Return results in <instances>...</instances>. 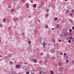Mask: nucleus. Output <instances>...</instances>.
Instances as JSON below:
<instances>
[{"mask_svg": "<svg viewBox=\"0 0 74 74\" xmlns=\"http://www.w3.org/2000/svg\"><path fill=\"white\" fill-rule=\"evenodd\" d=\"M70 21L71 22H73V21L71 20H70Z\"/></svg>", "mask_w": 74, "mask_h": 74, "instance_id": "c85d7f7f", "label": "nucleus"}, {"mask_svg": "<svg viewBox=\"0 0 74 74\" xmlns=\"http://www.w3.org/2000/svg\"><path fill=\"white\" fill-rule=\"evenodd\" d=\"M42 45H43V46H45V45H46V43H43L42 44Z\"/></svg>", "mask_w": 74, "mask_h": 74, "instance_id": "f8f14e48", "label": "nucleus"}, {"mask_svg": "<svg viewBox=\"0 0 74 74\" xmlns=\"http://www.w3.org/2000/svg\"><path fill=\"white\" fill-rule=\"evenodd\" d=\"M51 71V70H50V71Z\"/></svg>", "mask_w": 74, "mask_h": 74, "instance_id": "6e6d98bb", "label": "nucleus"}, {"mask_svg": "<svg viewBox=\"0 0 74 74\" xmlns=\"http://www.w3.org/2000/svg\"><path fill=\"white\" fill-rule=\"evenodd\" d=\"M60 54L61 55H63V53H60Z\"/></svg>", "mask_w": 74, "mask_h": 74, "instance_id": "393cba45", "label": "nucleus"}, {"mask_svg": "<svg viewBox=\"0 0 74 74\" xmlns=\"http://www.w3.org/2000/svg\"><path fill=\"white\" fill-rule=\"evenodd\" d=\"M58 64H59V66H60L61 64H60V63H59Z\"/></svg>", "mask_w": 74, "mask_h": 74, "instance_id": "f704fd0d", "label": "nucleus"}, {"mask_svg": "<svg viewBox=\"0 0 74 74\" xmlns=\"http://www.w3.org/2000/svg\"><path fill=\"white\" fill-rule=\"evenodd\" d=\"M54 21H57L58 20V18L56 17H55L54 19Z\"/></svg>", "mask_w": 74, "mask_h": 74, "instance_id": "9d476101", "label": "nucleus"}, {"mask_svg": "<svg viewBox=\"0 0 74 74\" xmlns=\"http://www.w3.org/2000/svg\"><path fill=\"white\" fill-rule=\"evenodd\" d=\"M0 41H1V40H0Z\"/></svg>", "mask_w": 74, "mask_h": 74, "instance_id": "5fc2aeb1", "label": "nucleus"}, {"mask_svg": "<svg viewBox=\"0 0 74 74\" xmlns=\"http://www.w3.org/2000/svg\"><path fill=\"white\" fill-rule=\"evenodd\" d=\"M37 71H38V70H37Z\"/></svg>", "mask_w": 74, "mask_h": 74, "instance_id": "13d9d810", "label": "nucleus"}, {"mask_svg": "<svg viewBox=\"0 0 74 74\" xmlns=\"http://www.w3.org/2000/svg\"><path fill=\"white\" fill-rule=\"evenodd\" d=\"M34 62L35 63H37V60H36V59H35L34 61Z\"/></svg>", "mask_w": 74, "mask_h": 74, "instance_id": "dca6fc26", "label": "nucleus"}, {"mask_svg": "<svg viewBox=\"0 0 74 74\" xmlns=\"http://www.w3.org/2000/svg\"><path fill=\"white\" fill-rule=\"evenodd\" d=\"M71 12L72 14H74V10H72Z\"/></svg>", "mask_w": 74, "mask_h": 74, "instance_id": "6e6552de", "label": "nucleus"}, {"mask_svg": "<svg viewBox=\"0 0 74 74\" xmlns=\"http://www.w3.org/2000/svg\"><path fill=\"white\" fill-rule=\"evenodd\" d=\"M64 58H65V59H67V58H68L67 56H65L64 57Z\"/></svg>", "mask_w": 74, "mask_h": 74, "instance_id": "4468645a", "label": "nucleus"}, {"mask_svg": "<svg viewBox=\"0 0 74 74\" xmlns=\"http://www.w3.org/2000/svg\"><path fill=\"white\" fill-rule=\"evenodd\" d=\"M26 74H29V72H26Z\"/></svg>", "mask_w": 74, "mask_h": 74, "instance_id": "5701e85b", "label": "nucleus"}, {"mask_svg": "<svg viewBox=\"0 0 74 74\" xmlns=\"http://www.w3.org/2000/svg\"><path fill=\"white\" fill-rule=\"evenodd\" d=\"M6 22V19L5 18H4L3 20V22Z\"/></svg>", "mask_w": 74, "mask_h": 74, "instance_id": "7ed1b4c3", "label": "nucleus"}, {"mask_svg": "<svg viewBox=\"0 0 74 74\" xmlns=\"http://www.w3.org/2000/svg\"><path fill=\"white\" fill-rule=\"evenodd\" d=\"M41 73H42V71H41L40 73V74H41Z\"/></svg>", "mask_w": 74, "mask_h": 74, "instance_id": "58836bf2", "label": "nucleus"}, {"mask_svg": "<svg viewBox=\"0 0 74 74\" xmlns=\"http://www.w3.org/2000/svg\"><path fill=\"white\" fill-rule=\"evenodd\" d=\"M68 62H69V60H66V63H68Z\"/></svg>", "mask_w": 74, "mask_h": 74, "instance_id": "f3484780", "label": "nucleus"}, {"mask_svg": "<svg viewBox=\"0 0 74 74\" xmlns=\"http://www.w3.org/2000/svg\"><path fill=\"white\" fill-rule=\"evenodd\" d=\"M52 30H53V28H52Z\"/></svg>", "mask_w": 74, "mask_h": 74, "instance_id": "09e8293b", "label": "nucleus"}, {"mask_svg": "<svg viewBox=\"0 0 74 74\" xmlns=\"http://www.w3.org/2000/svg\"><path fill=\"white\" fill-rule=\"evenodd\" d=\"M70 15H71V16H73V14H72V13H70Z\"/></svg>", "mask_w": 74, "mask_h": 74, "instance_id": "aec40b11", "label": "nucleus"}, {"mask_svg": "<svg viewBox=\"0 0 74 74\" xmlns=\"http://www.w3.org/2000/svg\"><path fill=\"white\" fill-rule=\"evenodd\" d=\"M67 34H67V33H65L64 34V35L66 37H67Z\"/></svg>", "mask_w": 74, "mask_h": 74, "instance_id": "0eeeda50", "label": "nucleus"}, {"mask_svg": "<svg viewBox=\"0 0 74 74\" xmlns=\"http://www.w3.org/2000/svg\"><path fill=\"white\" fill-rule=\"evenodd\" d=\"M31 3H33V1H31Z\"/></svg>", "mask_w": 74, "mask_h": 74, "instance_id": "ea45409f", "label": "nucleus"}, {"mask_svg": "<svg viewBox=\"0 0 74 74\" xmlns=\"http://www.w3.org/2000/svg\"><path fill=\"white\" fill-rule=\"evenodd\" d=\"M47 73V72L46 71L45 72H43V74H45V73Z\"/></svg>", "mask_w": 74, "mask_h": 74, "instance_id": "bb28decb", "label": "nucleus"}, {"mask_svg": "<svg viewBox=\"0 0 74 74\" xmlns=\"http://www.w3.org/2000/svg\"><path fill=\"white\" fill-rule=\"evenodd\" d=\"M22 2H23V3L25 2V0H22Z\"/></svg>", "mask_w": 74, "mask_h": 74, "instance_id": "cd10ccee", "label": "nucleus"}, {"mask_svg": "<svg viewBox=\"0 0 74 74\" xmlns=\"http://www.w3.org/2000/svg\"><path fill=\"white\" fill-rule=\"evenodd\" d=\"M14 10H13V9H12V12H14Z\"/></svg>", "mask_w": 74, "mask_h": 74, "instance_id": "7c9ffc66", "label": "nucleus"}, {"mask_svg": "<svg viewBox=\"0 0 74 74\" xmlns=\"http://www.w3.org/2000/svg\"><path fill=\"white\" fill-rule=\"evenodd\" d=\"M33 7L34 8H36V4H34L33 6Z\"/></svg>", "mask_w": 74, "mask_h": 74, "instance_id": "20e7f679", "label": "nucleus"}, {"mask_svg": "<svg viewBox=\"0 0 74 74\" xmlns=\"http://www.w3.org/2000/svg\"><path fill=\"white\" fill-rule=\"evenodd\" d=\"M72 28L73 30H74V27H72Z\"/></svg>", "mask_w": 74, "mask_h": 74, "instance_id": "473e14b6", "label": "nucleus"}, {"mask_svg": "<svg viewBox=\"0 0 74 74\" xmlns=\"http://www.w3.org/2000/svg\"><path fill=\"white\" fill-rule=\"evenodd\" d=\"M26 5L27 6V8H29V5H28V4H27Z\"/></svg>", "mask_w": 74, "mask_h": 74, "instance_id": "423d86ee", "label": "nucleus"}, {"mask_svg": "<svg viewBox=\"0 0 74 74\" xmlns=\"http://www.w3.org/2000/svg\"><path fill=\"white\" fill-rule=\"evenodd\" d=\"M13 20H14V21H15V18H14L13 19Z\"/></svg>", "mask_w": 74, "mask_h": 74, "instance_id": "c03bdc74", "label": "nucleus"}, {"mask_svg": "<svg viewBox=\"0 0 74 74\" xmlns=\"http://www.w3.org/2000/svg\"><path fill=\"white\" fill-rule=\"evenodd\" d=\"M39 63H40V62H39Z\"/></svg>", "mask_w": 74, "mask_h": 74, "instance_id": "4d7b16f0", "label": "nucleus"}, {"mask_svg": "<svg viewBox=\"0 0 74 74\" xmlns=\"http://www.w3.org/2000/svg\"><path fill=\"white\" fill-rule=\"evenodd\" d=\"M48 27V25L47 26V27H45L46 29H47Z\"/></svg>", "mask_w": 74, "mask_h": 74, "instance_id": "c756f323", "label": "nucleus"}, {"mask_svg": "<svg viewBox=\"0 0 74 74\" xmlns=\"http://www.w3.org/2000/svg\"><path fill=\"white\" fill-rule=\"evenodd\" d=\"M52 58H53V59H55V57H52Z\"/></svg>", "mask_w": 74, "mask_h": 74, "instance_id": "e433bc0d", "label": "nucleus"}, {"mask_svg": "<svg viewBox=\"0 0 74 74\" xmlns=\"http://www.w3.org/2000/svg\"><path fill=\"white\" fill-rule=\"evenodd\" d=\"M43 55V53H41L40 54V55Z\"/></svg>", "mask_w": 74, "mask_h": 74, "instance_id": "4c0bfd02", "label": "nucleus"}, {"mask_svg": "<svg viewBox=\"0 0 74 74\" xmlns=\"http://www.w3.org/2000/svg\"><path fill=\"white\" fill-rule=\"evenodd\" d=\"M56 26L57 27V28H58L59 27V25L58 24L56 25Z\"/></svg>", "mask_w": 74, "mask_h": 74, "instance_id": "1a4fd4ad", "label": "nucleus"}, {"mask_svg": "<svg viewBox=\"0 0 74 74\" xmlns=\"http://www.w3.org/2000/svg\"><path fill=\"white\" fill-rule=\"evenodd\" d=\"M68 0H65L66 1H67Z\"/></svg>", "mask_w": 74, "mask_h": 74, "instance_id": "49530a36", "label": "nucleus"}, {"mask_svg": "<svg viewBox=\"0 0 74 74\" xmlns=\"http://www.w3.org/2000/svg\"><path fill=\"white\" fill-rule=\"evenodd\" d=\"M50 5H49V8H50Z\"/></svg>", "mask_w": 74, "mask_h": 74, "instance_id": "37998d69", "label": "nucleus"}, {"mask_svg": "<svg viewBox=\"0 0 74 74\" xmlns=\"http://www.w3.org/2000/svg\"><path fill=\"white\" fill-rule=\"evenodd\" d=\"M48 11H49V10H46V12H48Z\"/></svg>", "mask_w": 74, "mask_h": 74, "instance_id": "c9c22d12", "label": "nucleus"}, {"mask_svg": "<svg viewBox=\"0 0 74 74\" xmlns=\"http://www.w3.org/2000/svg\"><path fill=\"white\" fill-rule=\"evenodd\" d=\"M73 42H74V39L73 40V41H72Z\"/></svg>", "mask_w": 74, "mask_h": 74, "instance_id": "a19ab883", "label": "nucleus"}, {"mask_svg": "<svg viewBox=\"0 0 74 74\" xmlns=\"http://www.w3.org/2000/svg\"><path fill=\"white\" fill-rule=\"evenodd\" d=\"M1 56H0V57L1 58Z\"/></svg>", "mask_w": 74, "mask_h": 74, "instance_id": "3c124183", "label": "nucleus"}, {"mask_svg": "<svg viewBox=\"0 0 74 74\" xmlns=\"http://www.w3.org/2000/svg\"><path fill=\"white\" fill-rule=\"evenodd\" d=\"M69 33H71V31H72V29H70L69 30Z\"/></svg>", "mask_w": 74, "mask_h": 74, "instance_id": "2eb2a0df", "label": "nucleus"}, {"mask_svg": "<svg viewBox=\"0 0 74 74\" xmlns=\"http://www.w3.org/2000/svg\"><path fill=\"white\" fill-rule=\"evenodd\" d=\"M69 39H70L71 40L73 39V38L72 37H69Z\"/></svg>", "mask_w": 74, "mask_h": 74, "instance_id": "39448f33", "label": "nucleus"}, {"mask_svg": "<svg viewBox=\"0 0 74 74\" xmlns=\"http://www.w3.org/2000/svg\"><path fill=\"white\" fill-rule=\"evenodd\" d=\"M50 73H50L51 74H53V72L52 71H50Z\"/></svg>", "mask_w": 74, "mask_h": 74, "instance_id": "9b49d317", "label": "nucleus"}, {"mask_svg": "<svg viewBox=\"0 0 74 74\" xmlns=\"http://www.w3.org/2000/svg\"><path fill=\"white\" fill-rule=\"evenodd\" d=\"M53 51L54 52L55 51L54 50H53Z\"/></svg>", "mask_w": 74, "mask_h": 74, "instance_id": "864d4df0", "label": "nucleus"}, {"mask_svg": "<svg viewBox=\"0 0 74 74\" xmlns=\"http://www.w3.org/2000/svg\"><path fill=\"white\" fill-rule=\"evenodd\" d=\"M10 64H12V62H10Z\"/></svg>", "mask_w": 74, "mask_h": 74, "instance_id": "a878e982", "label": "nucleus"}, {"mask_svg": "<svg viewBox=\"0 0 74 74\" xmlns=\"http://www.w3.org/2000/svg\"><path fill=\"white\" fill-rule=\"evenodd\" d=\"M46 16H48V14H46Z\"/></svg>", "mask_w": 74, "mask_h": 74, "instance_id": "2f4dec72", "label": "nucleus"}, {"mask_svg": "<svg viewBox=\"0 0 74 74\" xmlns=\"http://www.w3.org/2000/svg\"><path fill=\"white\" fill-rule=\"evenodd\" d=\"M60 36H62V35H60Z\"/></svg>", "mask_w": 74, "mask_h": 74, "instance_id": "603ef678", "label": "nucleus"}, {"mask_svg": "<svg viewBox=\"0 0 74 74\" xmlns=\"http://www.w3.org/2000/svg\"><path fill=\"white\" fill-rule=\"evenodd\" d=\"M67 35H68V36H72V34L71 32H69V34H67Z\"/></svg>", "mask_w": 74, "mask_h": 74, "instance_id": "f03ea898", "label": "nucleus"}, {"mask_svg": "<svg viewBox=\"0 0 74 74\" xmlns=\"http://www.w3.org/2000/svg\"><path fill=\"white\" fill-rule=\"evenodd\" d=\"M0 27H3V25H2V24H0Z\"/></svg>", "mask_w": 74, "mask_h": 74, "instance_id": "a211bd4d", "label": "nucleus"}, {"mask_svg": "<svg viewBox=\"0 0 74 74\" xmlns=\"http://www.w3.org/2000/svg\"><path fill=\"white\" fill-rule=\"evenodd\" d=\"M25 64H27V63H25Z\"/></svg>", "mask_w": 74, "mask_h": 74, "instance_id": "a18cd8bd", "label": "nucleus"}, {"mask_svg": "<svg viewBox=\"0 0 74 74\" xmlns=\"http://www.w3.org/2000/svg\"><path fill=\"white\" fill-rule=\"evenodd\" d=\"M68 42L69 43H71V40H69Z\"/></svg>", "mask_w": 74, "mask_h": 74, "instance_id": "6ab92c4d", "label": "nucleus"}, {"mask_svg": "<svg viewBox=\"0 0 74 74\" xmlns=\"http://www.w3.org/2000/svg\"><path fill=\"white\" fill-rule=\"evenodd\" d=\"M66 13H69V10H66Z\"/></svg>", "mask_w": 74, "mask_h": 74, "instance_id": "ddd939ff", "label": "nucleus"}, {"mask_svg": "<svg viewBox=\"0 0 74 74\" xmlns=\"http://www.w3.org/2000/svg\"><path fill=\"white\" fill-rule=\"evenodd\" d=\"M47 62H48V60H46L45 62V63H47Z\"/></svg>", "mask_w": 74, "mask_h": 74, "instance_id": "4be33fe9", "label": "nucleus"}, {"mask_svg": "<svg viewBox=\"0 0 74 74\" xmlns=\"http://www.w3.org/2000/svg\"><path fill=\"white\" fill-rule=\"evenodd\" d=\"M64 56L66 55V53H64Z\"/></svg>", "mask_w": 74, "mask_h": 74, "instance_id": "72a5a7b5", "label": "nucleus"}, {"mask_svg": "<svg viewBox=\"0 0 74 74\" xmlns=\"http://www.w3.org/2000/svg\"><path fill=\"white\" fill-rule=\"evenodd\" d=\"M72 62L73 63H74V61H72Z\"/></svg>", "mask_w": 74, "mask_h": 74, "instance_id": "de8ad7c7", "label": "nucleus"}, {"mask_svg": "<svg viewBox=\"0 0 74 74\" xmlns=\"http://www.w3.org/2000/svg\"><path fill=\"white\" fill-rule=\"evenodd\" d=\"M28 43H29V44H30L31 43V42L30 41H28Z\"/></svg>", "mask_w": 74, "mask_h": 74, "instance_id": "412c9836", "label": "nucleus"}, {"mask_svg": "<svg viewBox=\"0 0 74 74\" xmlns=\"http://www.w3.org/2000/svg\"><path fill=\"white\" fill-rule=\"evenodd\" d=\"M16 19L18 20V18H16Z\"/></svg>", "mask_w": 74, "mask_h": 74, "instance_id": "79ce46f5", "label": "nucleus"}, {"mask_svg": "<svg viewBox=\"0 0 74 74\" xmlns=\"http://www.w3.org/2000/svg\"><path fill=\"white\" fill-rule=\"evenodd\" d=\"M16 67L17 69H19L21 68V66L19 64H17L16 66Z\"/></svg>", "mask_w": 74, "mask_h": 74, "instance_id": "f257e3e1", "label": "nucleus"}, {"mask_svg": "<svg viewBox=\"0 0 74 74\" xmlns=\"http://www.w3.org/2000/svg\"><path fill=\"white\" fill-rule=\"evenodd\" d=\"M58 41L59 42H62V40H59Z\"/></svg>", "mask_w": 74, "mask_h": 74, "instance_id": "b1692460", "label": "nucleus"}, {"mask_svg": "<svg viewBox=\"0 0 74 74\" xmlns=\"http://www.w3.org/2000/svg\"><path fill=\"white\" fill-rule=\"evenodd\" d=\"M14 63H16V62H14Z\"/></svg>", "mask_w": 74, "mask_h": 74, "instance_id": "8fccbe9b", "label": "nucleus"}]
</instances>
